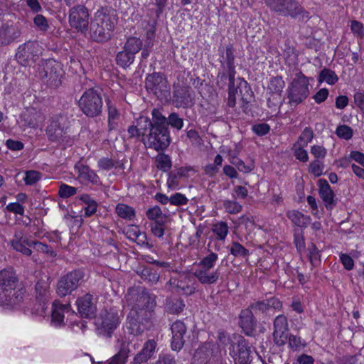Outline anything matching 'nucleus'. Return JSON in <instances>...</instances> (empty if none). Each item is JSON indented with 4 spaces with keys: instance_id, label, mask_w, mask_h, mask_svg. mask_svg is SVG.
I'll list each match as a JSON object with an SVG mask.
<instances>
[{
    "instance_id": "1",
    "label": "nucleus",
    "mask_w": 364,
    "mask_h": 364,
    "mask_svg": "<svg viewBox=\"0 0 364 364\" xmlns=\"http://www.w3.org/2000/svg\"><path fill=\"white\" fill-rule=\"evenodd\" d=\"M151 116V119L147 118L145 124L141 123L140 129L146 131L141 141L146 148L162 152L170 145V132L168 127L164 126V115L159 109L154 108Z\"/></svg>"
},
{
    "instance_id": "2",
    "label": "nucleus",
    "mask_w": 364,
    "mask_h": 364,
    "mask_svg": "<svg viewBox=\"0 0 364 364\" xmlns=\"http://www.w3.org/2000/svg\"><path fill=\"white\" fill-rule=\"evenodd\" d=\"M117 20V15L113 9L102 7L97 10L91 22V38L97 42H105L109 40Z\"/></svg>"
},
{
    "instance_id": "3",
    "label": "nucleus",
    "mask_w": 364,
    "mask_h": 364,
    "mask_svg": "<svg viewBox=\"0 0 364 364\" xmlns=\"http://www.w3.org/2000/svg\"><path fill=\"white\" fill-rule=\"evenodd\" d=\"M218 340L222 344H230L228 353L234 364H250L252 360L251 346L241 336H234L230 339L224 332L218 333Z\"/></svg>"
},
{
    "instance_id": "4",
    "label": "nucleus",
    "mask_w": 364,
    "mask_h": 364,
    "mask_svg": "<svg viewBox=\"0 0 364 364\" xmlns=\"http://www.w3.org/2000/svg\"><path fill=\"white\" fill-rule=\"evenodd\" d=\"M17 281L12 270L0 271V305L14 306L21 301L22 293L16 290Z\"/></svg>"
},
{
    "instance_id": "5",
    "label": "nucleus",
    "mask_w": 364,
    "mask_h": 364,
    "mask_svg": "<svg viewBox=\"0 0 364 364\" xmlns=\"http://www.w3.org/2000/svg\"><path fill=\"white\" fill-rule=\"evenodd\" d=\"M80 110L87 117L100 116L102 112L103 101L100 92L95 88L84 91L77 101Z\"/></svg>"
},
{
    "instance_id": "6",
    "label": "nucleus",
    "mask_w": 364,
    "mask_h": 364,
    "mask_svg": "<svg viewBox=\"0 0 364 364\" xmlns=\"http://www.w3.org/2000/svg\"><path fill=\"white\" fill-rule=\"evenodd\" d=\"M64 71L62 65L53 59L43 63L38 68V75L50 87H58L62 82Z\"/></svg>"
},
{
    "instance_id": "7",
    "label": "nucleus",
    "mask_w": 364,
    "mask_h": 364,
    "mask_svg": "<svg viewBox=\"0 0 364 364\" xmlns=\"http://www.w3.org/2000/svg\"><path fill=\"white\" fill-rule=\"evenodd\" d=\"M309 82L301 72L296 74L288 91L289 103L297 105L301 103L309 95Z\"/></svg>"
},
{
    "instance_id": "8",
    "label": "nucleus",
    "mask_w": 364,
    "mask_h": 364,
    "mask_svg": "<svg viewBox=\"0 0 364 364\" xmlns=\"http://www.w3.org/2000/svg\"><path fill=\"white\" fill-rule=\"evenodd\" d=\"M266 5L278 15L296 18L304 12V9L296 0H265Z\"/></svg>"
},
{
    "instance_id": "9",
    "label": "nucleus",
    "mask_w": 364,
    "mask_h": 364,
    "mask_svg": "<svg viewBox=\"0 0 364 364\" xmlns=\"http://www.w3.org/2000/svg\"><path fill=\"white\" fill-rule=\"evenodd\" d=\"M146 90L160 100H167L170 97V87L164 74L153 73L147 75L145 80Z\"/></svg>"
},
{
    "instance_id": "10",
    "label": "nucleus",
    "mask_w": 364,
    "mask_h": 364,
    "mask_svg": "<svg viewBox=\"0 0 364 364\" xmlns=\"http://www.w3.org/2000/svg\"><path fill=\"white\" fill-rule=\"evenodd\" d=\"M151 316V311H141L139 314L136 311H130L127 318L128 332L134 336L141 335L148 328Z\"/></svg>"
},
{
    "instance_id": "11",
    "label": "nucleus",
    "mask_w": 364,
    "mask_h": 364,
    "mask_svg": "<svg viewBox=\"0 0 364 364\" xmlns=\"http://www.w3.org/2000/svg\"><path fill=\"white\" fill-rule=\"evenodd\" d=\"M127 301L130 305H132L131 311H136L139 314L141 311L152 312V309L154 306V299L144 289H139L129 292Z\"/></svg>"
},
{
    "instance_id": "12",
    "label": "nucleus",
    "mask_w": 364,
    "mask_h": 364,
    "mask_svg": "<svg viewBox=\"0 0 364 364\" xmlns=\"http://www.w3.org/2000/svg\"><path fill=\"white\" fill-rule=\"evenodd\" d=\"M84 273L81 270H74L62 277L57 285V293L61 296L70 294L82 282Z\"/></svg>"
},
{
    "instance_id": "13",
    "label": "nucleus",
    "mask_w": 364,
    "mask_h": 364,
    "mask_svg": "<svg viewBox=\"0 0 364 364\" xmlns=\"http://www.w3.org/2000/svg\"><path fill=\"white\" fill-rule=\"evenodd\" d=\"M120 323V317L117 311L103 310L98 319L100 333L106 337H110Z\"/></svg>"
},
{
    "instance_id": "14",
    "label": "nucleus",
    "mask_w": 364,
    "mask_h": 364,
    "mask_svg": "<svg viewBox=\"0 0 364 364\" xmlns=\"http://www.w3.org/2000/svg\"><path fill=\"white\" fill-rule=\"evenodd\" d=\"M38 52V43L36 41H29L18 47L16 58L21 65L27 66L36 61Z\"/></svg>"
},
{
    "instance_id": "15",
    "label": "nucleus",
    "mask_w": 364,
    "mask_h": 364,
    "mask_svg": "<svg viewBox=\"0 0 364 364\" xmlns=\"http://www.w3.org/2000/svg\"><path fill=\"white\" fill-rule=\"evenodd\" d=\"M69 22L73 28L82 32L87 30L89 25V13L83 5H77L69 11Z\"/></svg>"
},
{
    "instance_id": "16",
    "label": "nucleus",
    "mask_w": 364,
    "mask_h": 364,
    "mask_svg": "<svg viewBox=\"0 0 364 364\" xmlns=\"http://www.w3.org/2000/svg\"><path fill=\"white\" fill-rule=\"evenodd\" d=\"M65 122L66 119L63 116H55L52 118L46 129V134L50 141L57 143L67 141Z\"/></svg>"
},
{
    "instance_id": "17",
    "label": "nucleus",
    "mask_w": 364,
    "mask_h": 364,
    "mask_svg": "<svg viewBox=\"0 0 364 364\" xmlns=\"http://www.w3.org/2000/svg\"><path fill=\"white\" fill-rule=\"evenodd\" d=\"M195 92L189 86H178L174 88L173 105L177 108H188L195 104Z\"/></svg>"
},
{
    "instance_id": "18",
    "label": "nucleus",
    "mask_w": 364,
    "mask_h": 364,
    "mask_svg": "<svg viewBox=\"0 0 364 364\" xmlns=\"http://www.w3.org/2000/svg\"><path fill=\"white\" fill-rule=\"evenodd\" d=\"M273 329L274 343L278 346L285 345L288 338L289 325L287 318L284 314H280L274 318Z\"/></svg>"
},
{
    "instance_id": "19",
    "label": "nucleus",
    "mask_w": 364,
    "mask_h": 364,
    "mask_svg": "<svg viewBox=\"0 0 364 364\" xmlns=\"http://www.w3.org/2000/svg\"><path fill=\"white\" fill-rule=\"evenodd\" d=\"M32 241L28 240L23 230L16 229L10 243L16 252L25 256H31L32 255Z\"/></svg>"
},
{
    "instance_id": "20",
    "label": "nucleus",
    "mask_w": 364,
    "mask_h": 364,
    "mask_svg": "<svg viewBox=\"0 0 364 364\" xmlns=\"http://www.w3.org/2000/svg\"><path fill=\"white\" fill-rule=\"evenodd\" d=\"M21 34L18 27L12 21L0 22V45L6 46Z\"/></svg>"
},
{
    "instance_id": "21",
    "label": "nucleus",
    "mask_w": 364,
    "mask_h": 364,
    "mask_svg": "<svg viewBox=\"0 0 364 364\" xmlns=\"http://www.w3.org/2000/svg\"><path fill=\"white\" fill-rule=\"evenodd\" d=\"M171 330L172 333L171 348L173 350L179 351L185 343L183 336L186 333V326L183 321L178 320L171 325Z\"/></svg>"
},
{
    "instance_id": "22",
    "label": "nucleus",
    "mask_w": 364,
    "mask_h": 364,
    "mask_svg": "<svg viewBox=\"0 0 364 364\" xmlns=\"http://www.w3.org/2000/svg\"><path fill=\"white\" fill-rule=\"evenodd\" d=\"M239 326L247 336L253 335L257 326V320L250 308L248 307L241 311L239 316Z\"/></svg>"
},
{
    "instance_id": "23",
    "label": "nucleus",
    "mask_w": 364,
    "mask_h": 364,
    "mask_svg": "<svg viewBox=\"0 0 364 364\" xmlns=\"http://www.w3.org/2000/svg\"><path fill=\"white\" fill-rule=\"evenodd\" d=\"M75 170L77 171V178L81 183H91L92 185L100 183L99 176L88 166L78 163L75 164Z\"/></svg>"
},
{
    "instance_id": "24",
    "label": "nucleus",
    "mask_w": 364,
    "mask_h": 364,
    "mask_svg": "<svg viewBox=\"0 0 364 364\" xmlns=\"http://www.w3.org/2000/svg\"><path fill=\"white\" fill-rule=\"evenodd\" d=\"M92 299L93 296L90 294H86L77 299L78 312L82 317L91 318L95 316L96 306Z\"/></svg>"
},
{
    "instance_id": "25",
    "label": "nucleus",
    "mask_w": 364,
    "mask_h": 364,
    "mask_svg": "<svg viewBox=\"0 0 364 364\" xmlns=\"http://www.w3.org/2000/svg\"><path fill=\"white\" fill-rule=\"evenodd\" d=\"M318 193L325 203L326 208L328 210L333 209L336 206L337 201L328 181L326 179H320L318 181Z\"/></svg>"
},
{
    "instance_id": "26",
    "label": "nucleus",
    "mask_w": 364,
    "mask_h": 364,
    "mask_svg": "<svg viewBox=\"0 0 364 364\" xmlns=\"http://www.w3.org/2000/svg\"><path fill=\"white\" fill-rule=\"evenodd\" d=\"M249 308H250L252 311H259L262 314H266L271 309L281 310L282 303L279 299L271 297L265 300L253 302L250 305Z\"/></svg>"
},
{
    "instance_id": "27",
    "label": "nucleus",
    "mask_w": 364,
    "mask_h": 364,
    "mask_svg": "<svg viewBox=\"0 0 364 364\" xmlns=\"http://www.w3.org/2000/svg\"><path fill=\"white\" fill-rule=\"evenodd\" d=\"M36 299L40 302L43 303L40 315L43 316L47 309L46 301L48 299L50 296L48 278L46 277L45 278H41L38 280L36 284Z\"/></svg>"
},
{
    "instance_id": "28",
    "label": "nucleus",
    "mask_w": 364,
    "mask_h": 364,
    "mask_svg": "<svg viewBox=\"0 0 364 364\" xmlns=\"http://www.w3.org/2000/svg\"><path fill=\"white\" fill-rule=\"evenodd\" d=\"M156 346L157 343L154 339L148 340L134 358V363L141 364L147 362L154 355Z\"/></svg>"
},
{
    "instance_id": "29",
    "label": "nucleus",
    "mask_w": 364,
    "mask_h": 364,
    "mask_svg": "<svg viewBox=\"0 0 364 364\" xmlns=\"http://www.w3.org/2000/svg\"><path fill=\"white\" fill-rule=\"evenodd\" d=\"M210 269L198 268L193 274L202 284H213L218 281L219 273L217 271H210Z\"/></svg>"
},
{
    "instance_id": "30",
    "label": "nucleus",
    "mask_w": 364,
    "mask_h": 364,
    "mask_svg": "<svg viewBox=\"0 0 364 364\" xmlns=\"http://www.w3.org/2000/svg\"><path fill=\"white\" fill-rule=\"evenodd\" d=\"M51 321L55 326H61L64 321V314L68 312L70 304H62L58 301H55L52 304Z\"/></svg>"
},
{
    "instance_id": "31",
    "label": "nucleus",
    "mask_w": 364,
    "mask_h": 364,
    "mask_svg": "<svg viewBox=\"0 0 364 364\" xmlns=\"http://www.w3.org/2000/svg\"><path fill=\"white\" fill-rule=\"evenodd\" d=\"M129 353V343L122 341L118 352L107 361V364H126Z\"/></svg>"
},
{
    "instance_id": "32",
    "label": "nucleus",
    "mask_w": 364,
    "mask_h": 364,
    "mask_svg": "<svg viewBox=\"0 0 364 364\" xmlns=\"http://www.w3.org/2000/svg\"><path fill=\"white\" fill-rule=\"evenodd\" d=\"M287 216L293 224L298 227L306 228L311 223L310 216L305 215L299 210H289L287 213Z\"/></svg>"
},
{
    "instance_id": "33",
    "label": "nucleus",
    "mask_w": 364,
    "mask_h": 364,
    "mask_svg": "<svg viewBox=\"0 0 364 364\" xmlns=\"http://www.w3.org/2000/svg\"><path fill=\"white\" fill-rule=\"evenodd\" d=\"M285 86V82L282 77L276 76L272 77L267 86V91L271 95L281 96L283 89Z\"/></svg>"
},
{
    "instance_id": "34",
    "label": "nucleus",
    "mask_w": 364,
    "mask_h": 364,
    "mask_svg": "<svg viewBox=\"0 0 364 364\" xmlns=\"http://www.w3.org/2000/svg\"><path fill=\"white\" fill-rule=\"evenodd\" d=\"M147 117L141 116L139 117L136 122V125L129 126L127 130L129 138L130 139H139L141 136V139L144 137L145 132L143 129H141L140 125L143 121V124H145L146 119H147Z\"/></svg>"
},
{
    "instance_id": "35",
    "label": "nucleus",
    "mask_w": 364,
    "mask_h": 364,
    "mask_svg": "<svg viewBox=\"0 0 364 364\" xmlns=\"http://www.w3.org/2000/svg\"><path fill=\"white\" fill-rule=\"evenodd\" d=\"M165 122L164 126L168 127L171 126L172 128L179 131L183 127V119L180 117L178 113L171 112L168 117L164 116Z\"/></svg>"
},
{
    "instance_id": "36",
    "label": "nucleus",
    "mask_w": 364,
    "mask_h": 364,
    "mask_svg": "<svg viewBox=\"0 0 364 364\" xmlns=\"http://www.w3.org/2000/svg\"><path fill=\"white\" fill-rule=\"evenodd\" d=\"M146 215L149 220L154 221V223L160 224L161 222H166L167 216L162 213V210L158 205L149 208L146 210Z\"/></svg>"
},
{
    "instance_id": "37",
    "label": "nucleus",
    "mask_w": 364,
    "mask_h": 364,
    "mask_svg": "<svg viewBox=\"0 0 364 364\" xmlns=\"http://www.w3.org/2000/svg\"><path fill=\"white\" fill-rule=\"evenodd\" d=\"M127 236L129 239L137 241L138 243L145 244L146 235L140 231L136 225L131 226L127 231Z\"/></svg>"
},
{
    "instance_id": "38",
    "label": "nucleus",
    "mask_w": 364,
    "mask_h": 364,
    "mask_svg": "<svg viewBox=\"0 0 364 364\" xmlns=\"http://www.w3.org/2000/svg\"><path fill=\"white\" fill-rule=\"evenodd\" d=\"M134 55L128 52L125 49L119 52L116 58L117 63L122 68L129 67L134 62Z\"/></svg>"
},
{
    "instance_id": "39",
    "label": "nucleus",
    "mask_w": 364,
    "mask_h": 364,
    "mask_svg": "<svg viewBox=\"0 0 364 364\" xmlns=\"http://www.w3.org/2000/svg\"><path fill=\"white\" fill-rule=\"evenodd\" d=\"M226 64L228 68V78L233 79V77L235 76V55L233 53V49L232 46L227 47L226 48Z\"/></svg>"
},
{
    "instance_id": "40",
    "label": "nucleus",
    "mask_w": 364,
    "mask_h": 364,
    "mask_svg": "<svg viewBox=\"0 0 364 364\" xmlns=\"http://www.w3.org/2000/svg\"><path fill=\"white\" fill-rule=\"evenodd\" d=\"M115 210L118 216L123 219L131 220L135 215L134 209L123 203L118 204Z\"/></svg>"
},
{
    "instance_id": "41",
    "label": "nucleus",
    "mask_w": 364,
    "mask_h": 364,
    "mask_svg": "<svg viewBox=\"0 0 364 364\" xmlns=\"http://www.w3.org/2000/svg\"><path fill=\"white\" fill-rule=\"evenodd\" d=\"M108 107V127L109 131L116 129L117 123V119H119V113L117 109L113 106L109 101L107 102Z\"/></svg>"
},
{
    "instance_id": "42",
    "label": "nucleus",
    "mask_w": 364,
    "mask_h": 364,
    "mask_svg": "<svg viewBox=\"0 0 364 364\" xmlns=\"http://www.w3.org/2000/svg\"><path fill=\"white\" fill-rule=\"evenodd\" d=\"M142 47V41L139 38L130 37L124 44V49L135 55Z\"/></svg>"
},
{
    "instance_id": "43",
    "label": "nucleus",
    "mask_w": 364,
    "mask_h": 364,
    "mask_svg": "<svg viewBox=\"0 0 364 364\" xmlns=\"http://www.w3.org/2000/svg\"><path fill=\"white\" fill-rule=\"evenodd\" d=\"M141 278L151 284H156L159 279V274L156 270L151 267H144L140 273Z\"/></svg>"
},
{
    "instance_id": "44",
    "label": "nucleus",
    "mask_w": 364,
    "mask_h": 364,
    "mask_svg": "<svg viewBox=\"0 0 364 364\" xmlns=\"http://www.w3.org/2000/svg\"><path fill=\"white\" fill-rule=\"evenodd\" d=\"M166 306L169 313L176 314L183 311L185 304L180 299H173L166 301Z\"/></svg>"
},
{
    "instance_id": "45",
    "label": "nucleus",
    "mask_w": 364,
    "mask_h": 364,
    "mask_svg": "<svg viewBox=\"0 0 364 364\" xmlns=\"http://www.w3.org/2000/svg\"><path fill=\"white\" fill-rule=\"evenodd\" d=\"M338 80V77L335 73L334 71L324 68L323 69L318 77V82H322L323 81L326 82L329 85H334Z\"/></svg>"
},
{
    "instance_id": "46",
    "label": "nucleus",
    "mask_w": 364,
    "mask_h": 364,
    "mask_svg": "<svg viewBox=\"0 0 364 364\" xmlns=\"http://www.w3.org/2000/svg\"><path fill=\"white\" fill-rule=\"evenodd\" d=\"M228 225L225 222H218L213 225V232L217 236L218 240H224L228 233Z\"/></svg>"
},
{
    "instance_id": "47",
    "label": "nucleus",
    "mask_w": 364,
    "mask_h": 364,
    "mask_svg": "<svg viewBox=\"0 0 364 364\" xmlns=\"http://www.w3.org/2000/svg\"><path fill=\"white\" fill-rule=\"evenodd\" d=\"M156 167L164 171H168L171 168V161L168 155L159 154L156 157Z\"/></svg>"
},
{
    "instance_id": "48",
    "label": "nucleus",
    "mask_w": 364,
    "mask_h": 364,
    "mask_svg": "<svg viewBox=\"0 0 364 364\" xmlns=\"http://www.w3.org/2000/svg\"><path fill=\"white\" fill-rule=\"evenodd\" d=\"M230 252L233 256L236 257H246L250 255V251L236 241L232 242Z\"/></svg>"
},
{
    "instance_id": "49",
    "label": "nucleus",
    "mask_w": 364,
    "mask_h": 364,
    "mask_svg": "<svg viewBox=\"0 0 364 364\" xmlns=\"http://www.w3.org/2000/svg\"><path fill=\"white\" fill-rule=\"evenodd\" d=\"M218 256L216 253L211 252L208 255L203 257L198 263V268L212 269Z\"/></svg>"
},
{
    "instance_id": "50",
    "label": "nucleus",
    "mask_w": 364,
    "mask_h": 364,
    "mask_svg": "<svg viewBox=\"0 0 364 364\" xmlns=\"http://www.w3.org/2000/svg\"><path fill=\"white\" fill-rule=\"evenodd\" d=\"M314 137L313 130L309 127H306L299 137L298 141L294 144V146H306Z\"/></svg>"
},
{
    "instance_id": "51",
    "label": "nucleus",
    "mask_w": 364,
    "mask_h": 364,
    "mask_svg": "<svg viewBox=\"0 0 364 364\" xmlns=\"http://www.w3.org/2000/svg\"><path fill=\"white\" fill-rule=\"evenodd\" d=\"M32 247L37 252L47 254L50 257H54L56 256V253L52 250V248L43 242L33 240Z\"/></svg>"
},
{
    "instance_id": "52",
    "label": "nucleus",
    "mask_w": 364,
    "mask_h": 364,
    "mask_svg": "<svg viewBox=\"0 0 364 364\" xmlns=\"http://www.w3.org/2000/svg\"><path fill=\"white\" fill-rule=\"evenodd\" d=\"M336 135L345 140H349L353 137V130L348 125H339L336 130Z\"/></svg>"
},
{
    "instance_id": "53",
    "label": "nucleus",
    "mask_w": 364,
    "mask_h": 364,
    "mask_svg": "<svg viewBox=\"0 0 364 364\" xmlns=\"http://www.w3.org/2000/svg\"><path fill=\"white\" fill-rule=\"evenodd\" d=\"M287 339L289 347L294 350H299L306 346L305 341L297 336L290 334Z\"/></svg>"
},
{
    "instance_id": "54",
    "label": "nucleus",
    "mask_w": 364,
    "mask_h": 364,
    "mask_svg": "<svg viewBox=\"0 0 364 364\" xmlns=\"http://www.w3.org/2000/svg\"><path fill=\"white\" fill-rule=\"evenodd\" d=\"M178 291L188 296L193 294L196 291V287L193 284H186L183 280H179L176 284Z\"/></svg>"
},
{
    "instance_id": "55",
    "label": "nucleus",
    "mask_w": 364,
    "mask_h": 364,
    "mask_svg": "<svg viewBox=\"0 0 364 364\" xmlns=\"http://www.w3.org/2000/svg\"><path fill=\"white\" fill-rule=\"evenodd\" d=\"M225 210L230 214H237L242 210V205L235 200H225L223 201Z\"/></svg>"
},
{
    "instance_id": "56",
    "label": "nucleus",
    "mask_w": 364,
    "mask_h": 364,
    "mask_svg": "<svg viewBox=\"0 0 364 364\" xmlns=\"http://www.w3.org/2000/svg\"><path fill=\"white\" fill-rule=\"evenodd\" d=\"M77 191V188L63 183L59 187L58 194L61 198H68L76 194Z\"/></svg>"
},
{
    "instance_id": "57",
    "label": "nucleus",
    "mask_w": 364,
    "mask_h": 364,
    "mask_svg": "<svg viewBox=\"0 0 364 364\" xmlns=\"http://www.w3.org/2000/svg\"><path fill=\"white\" fill-rule=\"evenodd\" d=\"M229 80V86H228V94H232L231 92H233L234 95H236L238 93V88L242 87L243 85L245 88H247V83L246 81L242 80L241 78H238L237 80L239 81V85L235 87V78L233 77V79L228 78Z\"/></svg>"
},
{
    "instance_id": "58",
    "label": "nucleus",
    "mask_w": 364,
    "mask_h": 364,
    "mask_svg": "<svg viewBox=\"0 0 364 364\" xmlns=\"http://www.w3.org/2000/svg\"><path fill=\"white\" fill-rule=\"evenodd\" d=\"M294 242L296 245V249L301 252L305 248V241L304 237V233L301 230H295L294 234Z\"/></svg>"
},
{
    "instance_id": "59",
    "label": "nucleus",
    "mask_w": 364,
    "mask_h": 364,
    "mask_svg": "<svg viewBox=\"0 0 364 364\" xmlns=\"http://www.w3.org/2000/svg\"><path fill=\"white\" fill-rule=\"evenodd\" d=\"M308 252L309 258L312 264L319 262L320 252L314 243L309 245Z\"/></svg>"
},
{
    "instance_id": "60",
    "label": "nucleus",
    "mask_w": 364,
    "mask_h": 364,
    "mask_svg": "<svg viewBox=\"0 0 364 364\" xmlns=\"http://www.w3.org/2000/svg\"><path fill=\"white\" fill-rule=\"evenodd\" d=\"M116 162L108 157H103L99 159L97 162L98 167L102 170L109 171L115 166Z\"/></svg>"
},
{
    "instance_id": "61",
    "label": "nucleus",
    "mask_w": 364,
    "mask_h": 364,
    "mask_svg": "<svg viewBox=\"0 0 364 364\" xmlns=\"http://www.w3.org/2000/svg\"><path fill=\"white\" fill-rule=\"evenodd\" d=\"M41 178V173L36 171H28L26 173L24 181L27 185H33Z\"/></svg>"
},
{
    "instance_id": "62",
    "label": "nucleus",
    "mask_w": 364,
    "mask_h": 364,
    "mask_svg": "<svg viewBox=\"0 0 364 364\" xmlns=\"http://www.w3.org/2000/svg\"><path fill=\"white\" fill-rule=\"evenodd\" d=\"M350 29L358 37L363 38L364 36V27L362 23L355 20L351 21Z\"/></svg>"
},
{
    "instance_id": "63",
    "label": "nucleus",
    "mask_w": 364,
    "mask_h": 364,
    "mask_svg": "<svg viewBox=\"0 0 364 364\" xmlns=\"http://www.w3.org/2000/svg\"><path fill=\"white\" fill-rule=\"evenodd\" d=\"M35 25L42 31H46L49 28L47 19L41 14H38L33 19Z\"/></svg>"
},
{
    "instance_id": "64",
    "label": "nucleus",
    "mask_w": 364,
    "mask_h": 364,
    "mask_svg": "<svg viewBox=\"0 0 364 364\" xmlns=\"http://www.w3.org/2000/svg\"><path fill=\"white\" fill-rule=\"evenodd\" d=\"M152 364H176L173 356L169 354L159 355L158 359Z\"/></svg>"
}]
</instances>
